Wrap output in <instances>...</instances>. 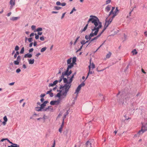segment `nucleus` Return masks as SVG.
<instances>
[{"label": "nucleus", "mask_w": 147, "mask_h": 147, "mask_svg": "<svg viewBox=\"0 0 147 147\" xmlns=\"http://www.w3.org/2000/svg\"><path fill=\"white\" fill-rule=\"evenodd\" d=\"M90 18L87 22V24L90 22L93 24L91 27L92 31H94L95 30H98L101 28L102 27V23L100 22L98 18L96 16L94 15H90Z\"/></svg>", "instance_id": "1"}, {"label": "nucleus", "mask_w": 147, "mask_h": 147, "mask_svg": "<svg viewBox=\"0 0 147 147\" xmlns=\"http://www.w3.org/2000/svg\"><path fill=\"white\" fill-rule=\"evenodd\" d=\"M99 30H95L94 31H92L91 33L89 35H86L85 36V38L87 40L90 39L92 37L96 36L98 34Z\"/></svg>", "instance_id": "2"}, {"label": "nucleus", "mask_w": 147, "mask_h": 147, "mask_svg": "<svg viewBox=\"0 0 147 147\" xmlns=\"http://www.w3.org/2000/svg\"><path fill=\"white\" fill-rule=\"evenodd\" d=\"M65 83V84L64 86H63V85H60L59 87V89L60 90L62 89H63L64 90L62 93V95L64 96H66V90L67 89V86H68L69 82Z\"/></svg>", "instance_id": "3"}, {"label": "nucleus", "mask_w": 147, "mask_h": 147, "mask_svg": "<svg viewBox=\"0 0 147 147\" xmlns=\"http://www.w3.org/2000/svg\"><path fill=\"white\" fill-rule=\"evenodd\" d=\"M107 18L105 20V25H104V28L100 32L101 34H102L104 32L107 28L108 26L111 23V21H109V20H107Z\"/></svg>", "instance_id": "4"}, {"label": "nucleus", "mask_w": 147, "mask_h": 147, "mask_svg": "<svg viewBox=\"0 0 147 147\" xmlns=\"http://www.w3.org/2000/svg\"><path fill=\"white\" fill-rule=\"evenodd\" d=\"M146 130H147V123L145 125H144L142 124V128L139 131V133H140L142 132V133H144Z\"/></svg>", "instance_id": "5"}, {"label": "nucleus", "mask_w": 147, "mask_h": 147, "mask_svg": "<svg viewBox=\"0 0 147 147\" xmlns=\"http://www.w3.org/2000/svg\"><path fill=\"white\" fill-rule=\"evenodd\" d=\"M72 68L71 67V65H69L67 68V69L66 71L65 72H63L62 74H63L65 75L69 71V69H71Z\"/></svg>", "instance_id": "6"}, {"label": "nucleus", "mask_w": 147, "mask_h": 147, "mask_svg": "<svg viewBox=\"0 0 147 147\" xmlns=\"http://www.w3.org/2000/svg\"><path fill=\"white\" fill-rule=\"evenodd\" d=\"M117 13H115L114 12L113 13V16L111 18H110L108 20H109V21H111V22L113 18H114L115 17V16H116L117 15Z\"/></svg>", "instance_id": "7"}, {"label": "nucleus", "mask_w": 147, "mask_h": 147, "mask_svg": "<svg viewBox=\"0 0 147 147\" xmlns=\"http://www.w3.org/2000/svg\"><path fill=\"white\" fill-rule=\"evenodd\" d=\"M32 55L31 54H29V53H27L24 56V57L25 58H30L32 57Z\"/></svg>", "instance_id": "8"}, {"label": "nucleus", "mask_w": 147, "mask_h": 147, "mask_svg": "<svg viewBox=\"0 0 147 147\" xmlns=\"http://www.w3.org/2000/svg\"><path fill=\"white\" fill-rule=\"evenodd\" d=\"M102 34L100 32L99 33V34L96 36L94 37V38L92 39V40H93V41L94 40H97L99 37Z\"/></svg>", "instance_id": "9"}, {"label": "nucleus", "mask_w": 147, "mask_h": 147, "mask_svg": "<svg viewBox=\"0 0 147 147\" xmlns=\"http://www.w3.org/2000/svg\"><path fill=\"white\" fill-rule=\"evenodd\" d=\"M102 34L100 32L99 33V34L96 36L94 37V38L92 39V40H93V41L94 40H97L99 37Z\"/></svg>", "instance_id": "10"}, {"label": "nucleus", "mask_w": 147, "mask_h": 147, "mask_svg": "<svg viewBox=\"0 0 147 147\" xmlns=\"http://www.w3.org/2000/svg\"><path fill=\"white\" fill-rule=\"evenodd\" d=\"M102 34L100 32L99 33V34L96 36L94 37V38L92 39V40H93V41L94 40H97L99 37Z\"/></svg>", "instance_id": "11"}, {"label": "nucleus", "mask_w": 147, "mask_h": 147, "mask_svg": "<svg viewBox=\"0 0 147 147\" xmlns=\"http://www.w3.org/2000/svg\"><path fill=\"white\" fill-rule=\"evenodd\" d=\"M20 18V17H13L10 19V20L12 21H15L17 20Z\"/></svg>", "instance_id": "12"}, {"label": "nucleus", "mask_w": 147, "mask_h": 147, "mask_svg": "<svg viewBox=\"0 0 147 147\" xmlns=\"http://www.w3.org/2000/svg\"><path fill=\"white\" fill-rule=\"evenodd\" d=\"M111 6L110 5H108L105 8V11L108 12L110 11L111 9Z\"/></svg>", "instance_id": "13"}, {"label": "nucleus", "mask_w": 147, "mask_h": 147, "mask_svg": "<svg viewBox=\"0 0 147 147\" xmlns=\"http://www.w3.org/2000/svg\"><path fill=\"white\" fill-rule=\"evenodd\" d=\"M81 89V88H80V86H78L76 90L75 94L77 93V94H78V93L79 91Z\"/></svg>", "instance_id": "14"}, {"label": "nucleus", "mask_w": 147, "mask_h": 147, "mask_svg": "<svg viewBox=\"0 0 147 147\" xmlns=\"http://www.w3.org/2000/svg\"><path fill=\"white\" fill-rule=\"evenodd\" d=\"M91 144L89 142V141H87L86 143V147H91Z\"/></svg>", "instance_id": "15"}, {"label": "nucleus", "mask_w": 147, "mask_h": 147, "mask_svg": "<svg viewBox=\"0 0 147 147\" xmlns=\"http://www.w3.org/2000/svg\"><path fill=\"white\" fill-rule=\"evenodd\" d=\"M46 106L43 103L41 104L40 106V109H39L40 111H42V109L45 108V107Z\"/></svg>", "instance_id": "16"}, {"label": "nucleus", "mask_w": 147, "mask_h": 147, "mask_svg": "<svg viewBox=\"0 0 147 147\" xmlns=\"http://www.w3.org/2000/svg\"><path fill=\"white\" fill-rule=\"evenodd\" d=\"M28 60L29 63V64H33L34 62V59H28Z\"/></svg>", "instance_id": "17"}, {"label": "nucleus", "mask_w": 147, "mask_h": 147, "mask_svg": "<svg viewBox=\"0 0 147 147\" xmlns=\"http://www.w3.org/2000/svg\"><path fill=\"white\" fill-rule=\"evenodd\" d=\"M91 59L90 60V65L88 66V68L89 69V74H92V71H90V69H91Z\"/></svg>", "instance_id": "18"}, {"label": "nucleus", "mask_w": 147, "mask_h": 147, "mask_svg": "<svg viewBox=\"0 0 147 147\" xmlns=\"http://www.w3.org/2000/svg\"><path fill=\"white\" fill-rule=\"evenodd\" d=\"M131 96V95L130 94H127V95H126L125 97V100H128L130 98V96Z\"/></svg>", "instance_id": "19"}, {"label": "nucleus", "mask_w": 147, "mask_h": 147, "mask_svg": "<svg viewBox=\"0 0 147 147\" xmlns=\"http://www.w3.org/2000/svg\"><path fill=\"white\" fill-rule=\"evenodd\" d=\"M72 71L71 70L69 71L65 75V76H67V78H68V77L72 73Z\"/></svg>", "instance_id": "20"}, {"label": "nucleus", "mask_w": 147, "mask_h": 147, "mask_svg": "<svg viewBox=\"0 0 147 147\" xmlns=\"http://www.w3.org/2000/svg\"><path fill=\"white\" fill-rule=\"evenodd\" d=\"M71 83H69L68 84V86H67V89L66 90V96L67 94V92L69 91V89L70 88L71 86Z\"/></svg>", "instance_id": "21"}, {"label": "nucleus", "mask_w": 147, "mask_h": 147, "mask_svg": "<svg viewBox=\"0 0 147 147\" xmlns=\"http://www.w3.org/2000/svg\"><path fill=\"white\" fill-rule=\"evenodd\" d=\"M65 75L63 74H62V75L60 77V79L58 80V82H60L62 80V79L63 78V77H64Z\"/></svg>", "instance_id": "22"}, {"label": "nucleus", "mask_w": 147, "mask_h": 147, "mask_svg": "<svg viewBox=\"0 0 147 147\" xmlns=\"http://www.w3.org/2000/svg\"><path fill=\"white\" fill-rule=\"evenodd\" d=\"M10 4L12 5H15V0H10Z\"/></svg>", "instance_id": "23"}, {"label": "nucleus", "mask_w": 147, "mask_h": 147, "mask_svg": "<svg viewBox=\"0 0 147 147\" xmlns=\"http://www.w3.org/2000/svg\"><path fill=\"white\" fill-rule=\"evenodd\" d=\"M87 43H88V41H86V42H85V41L84 40H82L80 42L81 44H82V47L84 45Z\"/></svg>", "instance_id": "24"}, {"label": "nucleus", "mask_w": 147, "mask_h": 147, "mask_svg": "<svg viewBox=\"0 0 147 147\" xmlns=\"http://www.w3.org/2000/svg\"><path fill=\"white\" fill-rule=\"evenodd\" d=\"M71 59H72V58H70L69 59H67V64H69V65H70V63H71Z\"/></svg>", "instance_id": "25"}, {"label": "nucleus", "mask_w": 147, "mask_h": 147, "mask_svg": "<svg viewBox=\"0 0 147 147\" xmlns=\"http://www.w3.org/2000/svg\"><path fill=\"white\" fill-rule=\"evenodd\" d=\"M74 77L73 76H72L71 78L69 80V83H71L72 82L73 80V78H74Z\"/></svg>", "instance_id": "26"}, {"label": "nucleus", "mask_w": 147, "mask_h": 147, "mask_svg": "<svg viewBox=\"0 0 147 147\" xmlns=\"http://www.w3.org/2000/svg\"><path fill=\"white\" fill-rule=\"evenodd\" d=\"M111 52H109V53L107 54L106 55V58H109L111 56Z\"/></svg>", "instance_id": "27"}, {"label": "nucleus", "mask_w": 147, "mask_h": 147, "mask_svg": "<svg viewBox=\"0 0 147 147\" xmlns=\"http://www.w3.org/2000/svg\"><path fill=\"white\" fill-rule=\"evenodd\" d=\"M47 49V48L46 47H43L40 50V52H44Z\"/></svg>", "instance_id": "28"}, {"label": "nucleus", "mask_w": 147, "mask_h": 147, "mask_svg": "<svg viewBox=\"0 0 147 147\" xmlns=\"http://www.w3.org/2000/svg\"><path fill=\"white\" fill-rule=\"evenodd\" d=\"M63 81L64 83H66L68 82V81L67 79L66 78H64L63 77Z\"/></svg>", "instance_id": "29"}, {"label": "nucleus", "mask_w": 147, "mask_h": 147, "mask_svg": "<svg viewBox=\"0 0 147 147\" xmlns=\"http://www.w3.org/2000/svg\"><path fill=\"white\" fill-rule=\"evenodd\" d=\"M139 131H138V133L137 134H136L134 135V137H137V136H139L140 134H142L143 133H142V132H141L140 133H139Z\"/></svg>", "instance_id": "30"}, {"label": "nucleus", "mask_w": 147, "mask_h": 147, "mask_svg": "<svg viewBox=\"0 0 147 147\" xmlns=\"http://www.w3.org/2000/svg\"><path fill=\"white\" fill-rule=\"evenodd\" d=\"M14 64L15 65H18L19 64L20 61H17V60H16L15 61L13 62Z\"/></svg>", "instance_id": "31"}, {"label": "nucleus", "mask_w": 147, "mask_h": 147, "mask_svg": "<svg viewBox=\"0 0 147 147\" xmlns=\"http://www.w3.org/2000/svg\"><path fill=\"white\" fill-rule=\"evenodd\" d=\"M132 53H133V54L134 55H136L137 54V52L136 50V49H134L132 51Z\"/></svg>", "instance_id": "32"}, {"label": "nucleus", "mask_w": 147, "mask_h": 147, "mask_svg": "<svg viewBox=\"0 0 147 147\" xmlns=\"http://www.w3.org/2000/svg\"><path fill=\"white\" fill-rule=\"evenodd\" d=\"M61 99L60 98H59L57 100H55V103H56V105H58L59 104L60 102V101L61 100Z\"/></svg>", "instance_id": "33"}, {"label": "nucleus", "mask_w": 147, "mask_h": 147, "mask_svg": "<svg viewBox=\"0 0 147 147\" xmlns=\"http://www.w3.org/2000/svg\"><path fill=\"white\" fill-rule=\"evenodd\" d=\"M42 28H38L36 30V31L38 32L42 31Z\"/></svg>", "instance_id": "34"}, {"label": "nucleus", "mask_w": 147, "mask_h": 147, "mask_svg": "<svg viewBox=\"0 0 147 147\" xmlns=\"http://www.w3.org/2000/svg\"><path fill=\"white\" fill-rule=\"evenodd\" d=\"M24 47H23L21 49V51H20V54H23L24 53Z\"/></svg>", "instance_id": "35"}, {"label": "nucleus", "mask_w": 147, "mask_h": 147, "mask_svg": "<svg viewBox=\"0 0 147 147\" xmlns=\"http://www.w3.org/2000/svg\"><path fill=\"white\" fill-rule=\"evenodd\" d=\"M87 41H88V44L87 46V47L89 45L91 42L93 41V40H92V39L91 38H90V39H89L88 40H87Z\"/></svg>", "instance_id": "36"}, {"label": "nucleus", "mask_w": 147, "mask_h": 147, "mask_svg": "<svg viewBox=\"0 0 147 147\" xmlns=\"http://www.w3.org/2000/svg\"><path fill=\"white\" fill-rule=\"evenodd\" d=\"M50 104L51 105H56L55 102V101H51Z\"/></svg>", "instance_id": "37"}, {"label": "nucleus", "mask_w": 147, "mask_h": 147, "mask_svg": "<svg viewBox=\"0 0 147 147\" xmlns=\"http://www.w3.org/2000/svg\"><path fill=\"white\" fill-rule=\"evenodd\" d=\"M55 9L57 10H59L61 8V7L59 6H55L54 7Z\"/></svg>", "instance_id": "38"}, {"label": "nucleus", "mask_w": 147, "mask_h": 147, "mask_svg": "<svg viewBox=\"0 0 147 147\" xmlns=\"http://www.w3.org/2000/svg\"><path fill=\"white\" fill-rule=\"evenodd\" d=\"M40 109V107H36L35 108V110L38 111H40L39 109Z\"/></svg>", "instance_id": "39"}, {"label": "nucleus", "mask_w": 147, "mask_h": 147, "mask_svg": "<svg viewBox=\"0 0 147 147\" xmlns=\"http://www.w3.org/2000/svg\"><path fill=\"white\" fill-rule=\"evenodd\" d=\"M85 85V84L84 83V82H82L81 84H80L78 86H80V88H81V87L82 86H84Z\"/></svg>", "instance_id": "40"}, {"label": "nucleus", "mask_w": 147, "mask_h": 147, "mask_svg": "<svg viewBox=\"0 0 147 147\" xmlns=\"http://www.w3.org/2000/svg\"><path fill=\"white\" fill-rule=\"evenodd\" d=\"M76 11V9H75V7H74V8H73L72 10L70 12V14H72L73 13L74 11Z\"/></svg>", "instance_id": "41"}, {"label": "nucleus", "mask_w": 147, "mask_h": 147, "mask_svg": "<svg viewBox=\"0 0 147 147\" xmlns=\"http://www.w3.org/2000/svg\"><path fill=\"white\" fill-rule=\"evenodd\" d=\"M57 95L58 96V98H60L61 96H62V95H62V93H58L57 94Z\"/></svg>", "instance_id": "42"}, {"label": "nucleus", "mask_w": 147, "mask_h": 147, "mask_svg": "<svg viewBox=\"0 0 147 147\" xmlns=\"http://www.w3.org/2000/svg\"><path fill=\"white\" fill-rule=\"evenodd\" d=\"M76 57H74L72 58V62H76Z\"/></svg>", "instance_id": "43"}, {"label": "nucleus", "mask_w": 147, "mask_h": 147, "mask_svg": "<svg viewBox=\"0 0 147 147\" xmlns=\"http://www.w3.org/2000/svg\"><path fill=\"white\" fill-rule=\"evenodd\" d=\"M119 9H118V7H116V8L115 10V11H114V12H115V13H119Z\"/></svg>", "instance_id": "44"}, {"label": "nucleus", "mask_w": 147, "mask_h": 147, "mask_svg": "<svg viewBox=\"0 0 147 147\" xmlns=\"http://www.w3.org/2000/svg\"><path fill=\"white\" fill-rule=\"evenodd\" d=\"M35 36V38L36 39H38L39 38V35L38 34L37 35L36 33H35L34 34Z\"/></svg>", "instance_id": "45"}, {"label": "nucleus", "mask_w": 147, "mask_h": 147, "mask_svg": "<svg viewBox=\"0 0 147 147\" xmlns=\"http://www.w3.org/2000/svg\"><path fill=\"white\" fill-rule=\"evenodd\" d=\"M19 49V47L17 45L16 46V47H15V50L16 51H18Z\"/></svg>", "instance_id": "46"}, {"label": "nucleus", "mask_w": 147, "mask_h": 147, "mask_svg": "<svg viewBox=\"0 0 147 147\" xmlns=\"http://www.w3.org/2000/svg\"><path fill=\"white\" fill-rule=\"evenodd\" d=\"M87 29V28L86 27H85L83 29L81 30V33H82L83 32L85 31Z\"/></svg>", "instance_id": "47"}, {"label": "nucleus", "mask_w": 147, "mask_h": 147, "mask_svg": "<svg viewBox=\"0 0 147 147\" xmlns=\"http://www.w3.org/2000/svg\"><path fill=\"white\" fill-rule=\"evenodd\" d=\"M76 64V62H72V63H70V65H71V67H72L74 66V65Z\"/></svg>", "instance_id": "48"}, {"label": "nucleus", "mask_w": 147, "mask_h": 147, "mask_svg": "<svg viewBox=\"0 0 147 147\" xmlns=\"http://www.w3.org/2000/svg\"><path fill=\"white\" fill-rule=\"evenodd\" d=\"M47 118V116L44 115L42 118H41V119L44 120V122L45 121V120Z\"/></svg>", "instance_id": "49"}, {"label": "nucleus", "mask_w": 147, "mask_h": 147, "mask_svg": "<svg viewBox=\"0 0 147 147\" xmlns=\"http://www.w3.org/2000/svg\"><path fill=\"white\" fill-rule=\"evenodd\" d=\"M80 38V36H78V37L76 39V40H75V41L74 42V45H75V44H76V42H77L78 40Z\"/></svg>", "instance_id": "50"}, {"label": "nucleus", "mask_w": 147, "mask_h": 147, "mask_svg": "<svg viewBox=\"0 0 147 147\" xmlns=\"http://www.w3.org/2000/svg\"><path fill=\"white\" fill-rule=\"evenodd\" d=\"M17 61H20V60H21V57L20 56V55H19L17 57Z\"/></svg>", "instance_id": "51"}, {"label": "nucleus", "mask_w": 147, "mask_h": 147, "mask_svg": "<svg viewBox=\"0 0 147 147\" xmlns=\"http://www.w3.org/2000/svg\"><path fill=\"white\" fill-rule=\"evenodd\" d=\"M40 39L41 41H44L45 40L44 37L43 36L40 37Z\"/></svg>", "instance_id": "52"}, {"label": "nucleus", "mask_w": 147, "mask_h": 147, "mask_svg": "<svg viewBox=\"0 0 147 147\" xmlns=\"http://www.w3.org/2000/svg\"><path fill=\"white\" fill-rule=\"evenodd\" d=\"M91 65L92 69H94L95 68V65L94 63H92L91 64Z\"/></svg>", "instance_id": "53"}, {"label": "nucleus", "mask_w": 147, "mask_h": 147, "mask_svg": "<svg viewBox=\"0 0 147 147\" xmlns=\"http://www.w3.org/2000/svg\"><path fill=\"white\" fill-rule=\"evenodd\" d=\"M111 0H107L106 1V4L107 5L110 3Z\"/></svg>", "instance_id": "54"}, {"label": "nucleus", "mask_w": 147, "mask_h": 147, "mask_svg": "<svg viewBox=\"0 0 147 147\" xmlns=\"http://www.w3.org/2000/svg\"><path fill=\"white\" fill-rule=\"evenodd\" d=\"M56 4L57 5H61V3L60 1H57L56 3Z\"/></svg>", "instance_id": "55"}, {"label": "nucleus", "mask_w": 147, "mask_h": 147, "mask_svg": "<svg viewBox=\"0 0 147 147\" xmlns=\"http://www.w3.org/2000/svg\"><path fill=\"white\" fill-rule=\"evenodd\" d=\"M52 91V90L51 89L47 91L46 93V94H50Z\"/></svg>", "instance_id": "56"}, {"label": "nucleus", "mask_w": 147, "mask_h": 147, "mask_svg": "<svg viewBox=\"0 0 147 147\" xmlns=\"http://www.w3.org/2000/svg\"><path fill=\"white\" fill-rule=\"evenodd\" d=\"M3 119L4 120V121H7V117L6 116H5L3 118Z\"/></svg>", "instance_id": "57"}, {"label": "nucleus", "mask_w": 147, "mask_h": 147, "mask_svg": "<svg viewBox=\"0 0 147 147\" xmlns=\"http://www.w3.org/2000/svg\"><path fill=\"white\" fill-rule=\"evenodd\" d=\"M58 82V81L57 80H56L53 82V84L55 85H56L57 83Z\"/></svg>", "instance_id": "58"}, {"label": "nucleus", "mask_w": 147, "mask_h": 147, "mask_svg": "<svg viewBox=\"0 0 147 147\" xmlns=\"http://www.w3.org/2000/svg\"><path fill=\"white\" fill-rule=\"evenodd\" d=\"M13 145L14 147H20L19 145H18L17 144H13Z\"/></svg>", "instance_id": "59"}, {"label": "nucleus", "mask_w": 147, "mask_h": 147, "mask_svg": "<svg viewBox=\"0 0 147 147\" xmlns=\"http://www.w3.org/2000/svg\"><path fill=\"white\" fill-rule=\"evenodd\" d=\"M36 28V26L34 25H32L31 26V28L32 30H34Z\"/></svg>", "instance_id": "60"}, {"label": "nucleus", "mask_w": 147, "mask_h": 147, "mask_svg": "<svg viewBox=\"0 0 147 147\" xmlns=\"http://www.w3.org/2000/svg\"><path fill=\"white\" fill-rule=\"evenodd\" d=\"M66 13V12H65L63 13L62 16H61V19H62L64 17Z\"/></svg>", "instance_id": "61"}, {"label": "nucleus", "mask_w": 147, "mask_h": 147, "mask_svg": "<svg viewBox=\"0 0 147 147\" xmlns=\"http://www.w3.org/2000/svg\"><path fill=\"white\" fill-rule=\"evenodd\" d=\"M82 47H82V46L80 47V49H78V50L76 51V52H78V51H81V49H82Z\"/></svg>", "instance_id": "62"}, {"label": "nucleus", "mask_w": 147, "mask_h": 147, "mask_svg": "<svg viewBox=\"0 0 147 147\" xmlns=\"http://www.w3.org/2000/svg\"><path fill=\"white\" fill-rule=\"evenodd\" d=\"M20 71L21 69L20 68H18L16 70V72L17 73H19L20 72Z\"/></svg>", "instance_id": "63"}, {"label": "nucleus", "mask_w": 147, "mask_h": 147, "mask_svg": "<svg viewBox=\"0 0 147 147\" xmlns=\"http://www.w3.org/2000/svg\"><path fill=\"white\" fill-rule=\"evenodd\" d=\"M32 38H30L28 39V41L29 42H31L32 41Z\"/></svg>", "instance_id": "64"}]
</instances>
